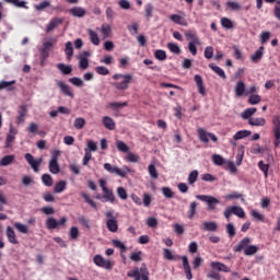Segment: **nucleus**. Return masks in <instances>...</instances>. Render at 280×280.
I'll use <instances>...</instances> for the list:
<instances>
[{
    "instance_id": "nucleus-63",
    "label": "nucleus",
    "mask_w": 280,
    "mask_h": 280,
    "mask_svg": "<svg viewBox=\"0 0 280 280\" xmlns=\"http://www.w3.org/2000/svg\"><path fill=\"white\" fill-rule=\"evenodd\" d=\"M212 163H214V165H224V158H222V155L214 154L212 155Z\"/></svg>"
},
{
    "instance_id": "nucleus-16",
    "label": "nucleus",
    "mask_w": 280,
    "mask_h": 280,
    "mask_svg": "<svg viewBox=\"0 0 280 280\" xmlns=\"http://www.w3.org/2000/svg\"><path fill=\"white\" fill-rule=\"evenodd\" d=\"M103 202H110L114 205V202H117V198L115 197V192H113V189L106 188L103 190Z\"/></svg>"
},
{
    "instance_id": "nucleus-40",
    "label": "nucleus",
    "mask_w": 280,
    "mask_h": 280,
    "mask_svg": "<svg viewBox=\"0 0 280 280\" xmlns=\"http://www.w3.org/2000/svg\"><path fill=\"white\" fill-rule=\"evenodd\" d=\"M51 2H49L48 0H44L39 4H35L34 9L36 10V12H43V10H47V8H49Z\"/></svg>"
},
{
    "instance_id": "nucleus-35",
    "label": "nucleus",
    "mask_w": 280,
    "mask_h": 280,
    "mask_svg": "<svg viewBox=\"0 0 280 280\" xmlns=\"http://www.w3.org/2000/svg\"><path fill=\"white\" fill-rule=\"evenodd\" d=\"M4 3H12L13 5H15L16 8H24V10H27V2L25 1H21V0H3Z\"/></svg>"
},
{
    "instance_id": "nucleus-39",
    "label": "nucleus",
    "mask_w": 280,
    "mask_h": 280,
    "mask_svg": "<svg viewBox=\"0 0 280 280\" xmlns=\"http://www.w3.org/2000/svg\"><path fill=\"white\" fill-rule=\"evenodd\" d=\"M14 155H5L0 160V165H2L3 167L12 165V163H14Z\"/></svg>"
},
{
    "instance_id": "nucleus-28",
    "label": "nucleus",
    "mask_w": 280,
    "mask_h": 280,
    "mask_svg": "<svg viewBox=\"0 0 280 280\" xmlns=\"http://www.w3.org/2000/svg\"><path fill=\"white\" fill-rule=\"evenodd\" d=\"M256 113H257L256 107H249L241 114V117L242 119H253V115H255Z\"/></svg>"
},
{
    "instance_id": "nucleus-14",
    "label": "nucleus",
    "mask_w": 280,
    "mask_h": 280,
    "mask_svg": "<svg viewBox=\"0 0 280 280\" xmlns=\"http://www.w3.org/2000/svg\"><path fill=\"white\" fill-rule=\"evenodd\" d=\"M182 262L186 279H194V275L191 273V266H189V258H187V256H182Z\"/></svg>"
},
{
    "instance_id": "nucleus-62",
    "label": "nucleus",
    "mask_w": 280,
    "mask_h": 280,
    "mask_svg": "<svg viewBox=\"0 0 280 280\" xmlns=\"http://www.w3.org/2000/svg\"><path fill=\"white\" fill-rule=\"evenodd\" d=\"M196 180H198V171H191L188 175V183L190 185H194V183H196Z\"/></svg>"
},
{
    "instance_id": "nucleus-41",
    "label": "nucleus",
    "mask_w": 280,
    "mask_h": 280,
    "mask_svg": "<svg viewBox=\"0 0 280 280\" xmlns=\"http://www.w3.org/2000/svg\"><path fill=\"white\" fill-rule=\"evenodd\" d=\"M42 182L45 185V187H51L54 185V177H51V175L49 174H43Z\"/></svg>"
},
{
    "instance_id": "nucleus-4",
    "label": "nucleus",
    "mask_w": 280,
    "mask_h": 280,
    "mask_svg": "<svg viewBox=\"0 0 280 280\" xmlns=\"http://www.w3.org/2000/svg\"><path fill=\"white\" fill-rule=\"evenodd\" d=\"M60 154H62V151L60 150L51 151V158L48 163V170L50 174H60V164L58 163V159H60Z\"/></svg>"
},
{
    "instance_id": "nucleus-26",
    "label": "nucleus",
    "mask_w": 280,
    "mask_h": 280,
    "mask_svg": "<svg viewBox=\"0 0 280 280\" xmlns=\"http://www.w3.org/2000/svg\"><path fill=\"white\" fill-rule=\"evenodd\" d=\"M163 257L164 259H167L168 261H176L177 259H182L183 257L178 256V255H174L172 254V250L164 248L163 249Z\"/></svg>"
},
{
    "instance_id": "nucleus-8",
    "label": "nucleus",
    "mask_w": 280,
    "mask_h": 280,
    "mask_svg": "<svg viewBox=\"0 0 280 280\" xmlns=\"http://www.w3.org/2000/svg\"><path fill=\"white\" fill-rule=\"evenodd\" d=\"M93 262L95 266L103 268L104 270H113V267L115 266V262L106 260L102 255H95Z\"/></svg>"
},
{
    "instance_id": "nucleus-12",
    "label": "nucleus",
    "mask_w": 280,
    "mask_h": 280,
    "mask_svg": "<svg viewBox=\"0 0 280 280\" xmlns=\"http://www.w3.org/2000/svg\"><path fill=\"white\" fill-rule=\"evenodd\" d=\"M24 159L28 163V165H31L32 170L35 173H38V167H40V164L43 163V158L35 160L34 155H32V153H26L24 155Z\"/></svg>"
},
{
    "instance_id": "nucleus-44",
    "label": "nucleus",
    "mask_w": 280,
    "mask_h": 280,
    "mask_svg": "<svg viewBox=\"0 0 280 280\" xmlns=\"http://www.w3.org/2000/svg\"><path fill=\"white\" fill-rule=\"evenodd\" d=\"M109 108H112V110H119V108H126V106H128V102H112L108 104Z\"/></svg>"
},
{
    "instance_id": "nucleus-11",
    "label": "nucleus",
    "mask_w": 280,
    "mask_h": 280,
    "mask_svg": "<svg viewBox=\"0 0 280 280\" xmlns=\"http://www.w3.org/2000/svg\"><path fill=\"white\" fill-rule=\"evenodd\" d=\"M65 224H67V217H61L59 221H56L54 217H50L46 221V226L50 231H52L54 229H58V226H65Z\"/></svg>"
},
{
    "instance_id": "nucleus-58",
    "label": "nucleus",
    "mask_w": 280,
    "mask_h": 280,
    "mask_svg": "<svg viewBox=\"0 0 280 280\" xmlns=\"http://www.w3.org/2000/svg\"><path fill=\"white\" fill-rule=\"evenodd\" d=\"M85 124H86V120H84V118H75L73 126L77 130H82Z\"/></svg>"
},
{
    "instance_id": "nucleus-46",
    "label": "nucleus",
    "mask_w": 280,
    "mask_h": 280,
    "mask_svg": "<svg viewBox=\"0 0 280 280\" xmlns=\"http://www.w3.org/2000/svg\"><path fill=\"white\" fill-rule=\"evenodd\" d=\"M113 32V28L108 24H103L101 27V33L103 34V38H108L110 36V33Z\"/></svg>"
},
{
    "instance_id": "nucleus-21",
    "label": "nucleus",
    "mask_w": 280,
    "mask_h": 280,
    "mask_svg": "<svg viewBox=\"0 0 280 280\" xmlns=\"http://www.w3.org/2000/svg\"><path fill=\"white\" fill-rule=\"evenodd\" d=\"M234 92L236 97H242L246 95V84L244 81H238L234 86Z\"/></svg>"
},
{
    "instance_id": "nucleus-54",
    "label": "nucleus",
    "mask_w": 280,
    "mask_h": 280,
    "mask_svg": "<svg viewBox=\"0 0 280 280\" xmlns=\"http://www.w3.org/2000/svg\"><path fill=\"white\" fill-rule=\"evenodd\" d=\"M221 25L224 27V30H233V21H231L229 18H222Z\"/></svg>"
},
{
    "instance_id": "nucleus-50",
    "label": "nucleus",
    "mask_w": 280,
    "mask_h": 280,
    "mask_svg": "<svg viewBox=\"0 0 280 280\" xmlns=\"http://www.w3.org/2000/svg\"><path fill=\"white\" fill-rule=\"evenodd\" d=\"M148 172L153 180H156V178H159V172L156 171V166H154V164H150L148 166Z\"/></svg>"
},
{
    "instance_id": "nucleus-34",
    "label": "nucleus",
    "mask_w": 280,
    "mask_h": 280,
    "mask_svg": "<svg viewBox=\"0 0 280 280\" xmlns=\"http://www.w3.org/2000/svg\"><path fill=\"white\" fill-rule=\"evenodd\" d=\"M170 21H172L173 23H176L177 25L187 26V22L183 19V16L178 14H172L170 16Z\"/></svg>"
},
{
    "instance_id": "nucleus-56",
    "label": "nucleus",
    "mask_w": 280,
    "mask_h": 280,
    "mask_svg": "<svg viewBox=\"0 0 280 280\" xmlns=\"http://www.w3.org/2000/svg\"><path fill=\"white\" fill-rule=\"evenodd\" d=\"M116 192L118 198H120V200H128V191H126V188L118 187Z\"/></svg>"
},
{
    "instance_id": "nucleus-37",
    "label": "nucleus",
    "mask_w": 280,
    "mask_h": 280,
    "mask_svg": "<svg viewBox=\"0 0 280 280\" xmlns=\"http://www.w3.org/2000/svg\"><path fill=\"white\" fill-rule=\"evenodd\" d=\"M257 250H259V247H257V245H247V247L244 249V255L250 257L253 255H256Z\"/></svg>"
},
{
    "instance_id": "nucleus-47",
    "label": "nucleus",
    "mask_w": 280,
    "mask_h": 280,
    "mask_svg": "<svg viewBox=\"0 0 280 280\" xmlns=\"http://www.w3.org/2000/svg\"><path fill=\"white\" fill-rule=\"evenodd\" d=\"M261 102V96L259 94H250L248 97V104L255 106Z\"/></svg>"
},
{
    "instance_id": "nucleus-18",
    "label": "nucleus",
    "mask_w": 280,
    "mask_h": 280,
    "mask_svg": "<svg viewBox=\"0 0 280 280\" xmlns=\"http://www.w3.org/2000/svg\"><path fill=\"white\" fill-rule=\"evenodd\" d=\"M250 244L249 237H244L238 242L237 245L233 247L234 253H242V250H246L248 248V245Z\"/></svg>"
},
{
    "instance_id": "nucleus-1",
    "label": "nucleus",
    "mask_w": 280,
    "mask_h": 280,
    "mask_svg": "<svg viewBox=\"0 0 280 280\" xmlns=\"http://www.w3.org/2000/svg\"><path fill=\"white\" fill-rule=\"evenodd\" d=\"M112 78L116 80V82L112 83V86H115L117 91H128L130 84H132V74L130 73H116Z\"/></svg>"
},
{
    "instance_id": "nucleus-57",
    "label": "nucleus",
    "mask_w": 280,
    "mask_h": 280,
    "mask_svg": "<svg viewBox=\"0 0 280 280\" xmlns=\"http://www.w3.org/2000/svg\"><path fill=\"white\" fill-rule=\"evenodd\" d=\"M69 237L72 240H78V237H80V230L78 229V226L70 228Z\"/></svg>"
},
{
    "instance_id": "nucleus-2",
    "label": "nucleus",
    "mask_w": 280,
    "mask_h": 280,
    "mask_svg": "<svg viewBox=\"0 0 280 280\" xmlns=\"http://www.w3.org/2000/svg\"><path fill=\"white\" fill-rule=\"evenodd\" d=\"M127 277L135 280H150V271L145 262L141 264V267H136L132 270L127 272Z\"/></svg>"
},
{
    "instance_id": "nucleus-19",
    "label": "nucleus",
    "mask_w": 280,
    "mask_h": 280,
    "mask_svg": "<svg viewBox=\"0 0 280 280\" xmlns=\"http://www.w3.org/2000/svg\"><path fill=\"white\" fill-rule=\"evenodd\" d=\"M57 86H59L61 93L67 97H74L73 91H71V86L67 85V83L57 81Z\"/></svg>"
},
{
    "instance_id": "nucleus-25",
    "label": "nucleus",
    "mask_w": 280,
    "mask_h": 280,
    "mask_svg": "<svg viewBox=\"0 0 280 280\" xmlns=\"http://www.w3.org/2000/svg\"><path fill=\"white\" fill-rule=\"evenodd\" d=\"M7 237L10 244H19V240H16V233L12 226L7 228Z\"/></svg>"
},
{
    "instance_id": "nucleus-13",
    "label": "nucleus",
    "mask_w": 280,
    "mask_h": 280,
    "mask_svg": "<svg viewBox=\"0 0 280 280\" xmlns=\"http://www.w3.org/2000/svg\"><path fill=\"white\" fill-rule=\"evenodd\" d=\"M104 170L108 172L109 174H116V176H120L121 178H126V172L121 171L117 166H113L110 163L104 164Z\"/></svg>"
},
{
    "instance_id": "nucleus-20",
    "label": "nucleus",
    "mask_w": 280,
    "mask_h": 280,
    "mask_svg": "<svg viewBox=\"0 0 280 280\" xmlns=\"http://www.w3.org/2000/svg\"><path fill=\"white\" fill-rule=\"evenodd\" d=\"M62 18H54L50 20V22L46 26V32L49 34V32H54L58 25H62Z\"/></svg>"
},
{
    "instance_id": "nucleus-51",
    "label": "nucleus",
    "mask_w": 280,
    "mask_h": 280,
    "mask_svg": "<svg viewBox=\"0 0 280 280\" xmlns=\"http://www.w3.org/2000/svg\"><path fill=\"white\" fill-rule=\"evenodd\" d=\"M258 167H259L260 172L264 173L265 178H267L268 171L270 170V165L269 164H265L264 161L260 160L258 162Z\"/></svg>"
},
{
    "instance_id": "nucleus-32",
    "label": "nucleus",
    "mask_w": 280,
    "mask_h": 280,
    "mask_svg": "<svg viewBox=\"0 0 280 280\" xmlns=\"http://www.w3.org/2000/svg\"><path fill=\"white\" fill-rule=\"evenodd\" d=\"M13 84H16V81H0V91H3V89H7V91H14Z\"/></svg>"
},
{
    "instance_id": "nucleus-17",
    "label": "nucleus",
    "mask_w": 280,
    "mask_h": 280,
    "mask_svg": "<svg viewBox=\"0 0 280 280\" xmlns=\"http://www.w3.org/2000/svg\"><path fill=\"white\" fill-rule=\"evenodd\" d=\"M210 268H212V270H217V272H231V268L220 261L210 262Z\"/></svg>"
},
{
    "instance_id": "nucleus-22",
    "label": "nucleus",
    "mask_w": 280,
    "mask_h": 280,
    "mask_svg": "<svg viewBox=\"0 0 280 280\" xmlns=\"http://www.w3.org/2000/svg\"><path fill=\"white\" fill-rule=\"evenodd\" d=\"M201 231H209V232H215L218 231V223L215 221H205L200 225Z\"/></svg>"
},
{
    "instance_id": "nucleus-59",
    "label": "nucleus",
    "mask_w": 280,
    "mask_h": 280,
    "mask_svg": "<svg viewBox=\"0 0 280 280\" xmlns=\"http://www.w3.org/2000/svg\"><path fill=\"white\" fill-rule=\"evenodd\" d=\"M14 229H16V231H19V233H28V229H27V225L25 224H22V223H19V222H15L13 224Z\"/></svg>"
},
{
    "instance_id": "nucleus-5",
    "label": "nucleus",
    "mask_w": 280,
    "mask_h": 280,
    "mask_svg": "<svg viewBox=\"0 0 280 280\" xmlns=\"http://www.w3.org/2000/svg\"><path fill=\"white\" fill-rule=\"evenodd\" d=\"M51 40L52 42H45L43 44V48L40 49L39 60H40L42 67L45 65V61L47 60V58H49V52L51 51V49H54V45H56V39H51Z\"/></svg>"
},
{
    "instance_id": "nucleus-48",
    "label": "nucleus",
    "mask_w": 280,
    "mask_h": 280,
    "mask_svg": "<svg viewBox=\"0 0 280 280\" xmlns=\"http://www.w3.org/2000/svg\"><path fill=\"white\" fill-rule=\"evenodd\" d=\"M154 58L156 60H161V61L167 60V52H165V50H163V49H158L154 52Z\"/></svg>"
},
{
    "instance_id": "nucleus-55",
    "label": "nucleus",
    "mask_w": 280,
    "mask_h": 280,
    "mask_svg": "<svg viewBox=\"0 0 280 280\" xmlns=\"http://www.w3.org/2000/svg\"><path fill=\"white\" fill-rule=\"evenodd\" d=\"M81 196L82 198H84L85 202H88V205L92 207V209H97V203H95V201L91 199V196H89V194L82 192Z\"/></svg>"
},
{
    "instance_id": "nucleus-31",
    "label": "nucleus",
    "mask_w": 280,
    "mask_h": 280,
    "mask_svg": "<svg viewBox=\"0 0 280 280\" xmlns=\"http://www.w3.org/2000/svg\"><path fill=\"white\" fill-rule=\"evenodd\" d=\"M209 68L211 70L214 71V73H217V75H219L220 78H222V80H226V73L222 70V68L213 65V63H209Z\"/></svg>"
},
{
    "instance_id": "nucleus-53",
    "label": "nucleus",
    "mask_w": 280,
    "mask_h": 280,
    "mask_svg": "<svg viewBox=\"0 0 280 280\" xmlns=\"http://www.w3.org/2000/svg\"><path fill=\"white\" fill-rule=\"evenodd\" d=\"M167 49H170V51L172 52V54H175V55H177L178 56V54H180V47L178 46V44H176V43H168L167 44Z\"/></svg>"
},
{
    "instance_id": "nucleus-42",
    "label": "nucleus",
    "mask_w": 280,
    "mask_h": 280,
    "mask_svg": "<svg viewBox=\"0 0 280 280\" xmlns=\"http://www.w3.org/2000/svg\"><path fill=\"white\" fill-rule=\"evenodd\" d=\"M65 189H67V182L65 180L58 182L54 187L55 194H62Z\"/></svg>"
},
{
    "instance_id": "nucleus-10",
    "label": "nucleus",
    "mask_w": 280,
    "mask_h": 280,
    "mask_svg": "<svg viewBox=\"0 0 280 280\" xmlns=\"http://www.w3.org/2000/svg\"><path fill=\"white\" fill-rule=\"evenodd\" d=\"M198 137L201 143H209V139H211L213 143H218V136H215V133H209L202 128L198 129Z\"/></svg>"
},
{
    "instance_id": "nucleus-9",
    "label": "nucleus",
    "mask_w": 280,
    "mask_h": 280,
    "mask_svg": "<svg viewBox=\"0 0 280 280\" xmlns=\"http://www.w3.org/2000/svg\"><path fill=\"white\" fill-rule=\"evenodd\" d=\"M105 217L107 218L106 226L110 233H117L119 231V225L117 224V218L113 214L112 211H107L105 213Z\"/></svg>"
},
{
    "instance_id": "nucleus-7",
    "label": "nucleus",
    "mask_w": 280,
    "mask_h": 280,
    "mask_svg": "<svg viewBox=\"0 0 280 280\" xmlns=\"http://www.w3.org/2000/svg\"><path fill=\"white\" fill-rule=\"evenodd\" d=\"M273 147L280 148V118L273 116L272 118Z\"/></svg>"
},
{
    "instance_id": "nucleus-38",
    "label": "nucleus",
    "mask_w": 280,
    "mask_h": 280,
    "mask_svg": "<svg viewBox=\"0 0 280 280\" xmlns=\"http://www.w3.org/2000/svg\"><path fill=\"white\" fill-rule=\"evenodd\" d=\"M233 215H237V218H246V212L242 207L231 206Z\"/></svg>"
},
{
    "instance_id": "nucleus-52",
    "label": "nucleus",
    "mask_w": 280,
    "mask_h": 280,
    "mask_svg": "<svg viewBox=\"0 0 280 280\" xmlns=\"http://www.w3.org/2000/svg\"><path fill=\"white\" fill-rule=\"evenodd\" d=\"M242 196L240 192H231L225 196V200H237L241 198L242 202H246V199L242 198Z\"/></svg>"
},
{
    "instance_id": "nucleus-60",
    "label": "nucleus",
    "mask_w": 280,
    "mask_h": 280,
    "mask_svg": "<svg viewBox=\"0 0 280 280\" xmlns=\"http://www.w3.org/2000/svg\"><path fill=\"white\" fill-rule=\"evenodd\" d=\"M196 207H198V202L192 201L189 206L188 218L192 220L194 215H196Z\"/></svg>"
},
{
    "instance_id": "nucleus-3",
    "label": "nucleus",
    "mask_w": 280,
    "mask_h": 280,
    "mask_svg": "<svg viewBox=\"0 0 280 280\" xmlns=\"http://www.w3.org/2000/svg\"><path fill=\"white\" fill-rule=\"evenodd\" d=\"M185 36L187 40H190L188 43V51L191 54V56H198L197 47H200V45H202V42H200V37H198L194 32H186Z\"/></svg>"
},
{
    "instance_id": "nucleus-45",
    "label": "nucleus",
    "mask_w": 280,
    "mask_h": 280,
    "mask_svg": "<svg viewBox=\"0 0 280 280\" xmlns=\"http://www.w3.org/2000/svg\"><path fill=\"white\" fill-rule=\"evenodd\" d=\"M65 54L68 60H71V58H73V44L71 42L66 43Z\"/></svg>"
},
{
    "instance_id": "nucleus-29",
    "label": "nucleus",
    "mask_w": 280,
    "mask_h": 280,
    "mask_svg": "<svg viewBox=\"0 0 280 280\" xmlns=\"http://www.w3.org/2000/svg\"><path fill=\"white\" fill-rule=\"evenodd\" d=\"M252 132L249 130H240L237 131L234 136L233 139L234 141H240L242 139H246V137H250Z\"/></svg>"
},
{
    "instance_id": "nucleus-30",
    "label": "nucleus",
    "mask_w": 280,
    "mask_h": 280,
    "mask_svg": "<svg viewBox=\"0 0 280 280\" xmlns=\"http://www.w3.org/2000/svg\"><path fill=\"white\" fill-rule=\"evenodd\" d=\"M57 69L63 74V75H71V71H73V68L71 66H67L65 63H58Z\"/></svg>"
},
{
    "instance_id": "nucleus-43",
    "label": "nucleus",
    "mask_w": 280,
    "mask_h": 280,
    "mask_svg": "<svg viewBox=\"0 0 280 280\" xmlns=\"http://www.w3.org/2000/svg\"><path fill=\"white\" fill-rule=\"evenodd\" d=\"M249 126H266V118H249Z\"/></svg>"
},
{
    "instance_id": "nucleus-49",
    "label": "nucleus",
    "mask_w": 280,
    "mask_h": 280,
    "mask_svg": "<svg viewBox=\"0 0 280 280\" xmlns=\"http://www.w3.org/2000/svg\"><path fill=\"white\" fill-rule=\"evenodd\" d=\"M127 30L131 34V36H135L139 34V24L137 22H133L127 26Z\"/></svg>"
},
{
    "instance_id": "nucleus-6",
    "label": "nucleus",
    "mask_w": 280,
    "mask_h": 280,
    "mask_svg": "<svg viewBox=\"0 0 280 280\" xmlns=\"http://www.w3.org/2000/svg\"><path fill=\"white\" fill-rule=\"evenodd\" d=\"M197 200H201V202H207L208 211H215V205H220V200L213 196L209 195H197Z\"/></svg>"
},
{
    "instance_id": "nucleus-27",
    "label": "nucleus",
    "mask_w": 280,
    "mask_h": 280,
    "mask_svg": "<svg viewBox=\"0 0 280 280\" xmlns=\"http://www.w3.org/2000/svg\"><path fill=\"white\" fill-rule=\"evenodd\" d=\"M102 121L103 126L107 130H115V120H113V118H110L109 116H104Z\"/></svg>"
},
{
    "instance_id": "nucleus-61",
    "label": "nucleus",
    "mask_w": 280,
    "mask_h": 280,
    "mask_svg": "<svg viewBox=\"0 0 280 280\" xmlns=\"http://www.w3.org/2000/svg\"><path fill=\"white\" fill-rule=\"evenodd\" d=\"M259 38H260V44L266 45V42L270 40V32L269 31L261 32L259 35Z\"/></svg>"
},
{
    "instance_id": "nucleus-64",
    "label": "nucleus",
    "mask_w": 280,
    "mask_h": 280,
    "mask_svg": "<svg viewBox=\"0 0 280 280\" xmlns=\"http://www.w3.org/2000/svg\"><path fill=\"white\" fill-rule=\"evenodd\" d=\"M162 194L165 198H172L174 196V191H172V188L170 187H163Z\"/></svg>"
},
{
    "instance_id": "nucleus-33",
    "label": "nucleus",
    "mask_w": 280,
    "mask_h": 280,
    "mask_svg": "<svg viewBox=\"0 0 280 280\" xmlns=\"http://www.w3.org/2000/svg\"><path fill=\"white\" fill-rule=\"evenodd\" d=\"M88 34L90 36V40L92 43V45H100V36L97 35V33L93 30H88Z\"/></svg>"
},
{
    "instance_id": "nucleus-24",
    "label": "nucleus",
    "mask_w": 280,
    "mask_h": 280,
    "mask_svg": "<svg viewBox=\"0 0 280 280\" xmlns=\"http://www.w3.org/2000/svg\"><path fill=\"white\" fill-rule=\"evenodd\" d=\"M264 46H260L253 55H250L252 62L257 63L264 58Z\"/></svg>"
},
{
    "instance_id": "nucleus-36",
    "label": "nucleus",
    "mask_w": 280,
    "mask_h": 280,
    "mask_svg": "<svg viewBox=\"0 0 280 280\" xmlns=\"http://www.w3.org/2000/svg\"><path fill=\"white\" fill-rule=\"evenodd\" d=\"M27 115V108L25 106H22L19 110V115L16 117L18 119V125L19 124H24L25 122V116Z\"/></svg>"
},
{
    "instance_id": "nucleus-15",
    "label": "nucleus",
    "mask_w": 280,
    "mask_h": 280,
    "mask_svg": "<svg viewBox=\"0 0 280 280\" xmlns=\"http://www.w3.org/2000/svg\"><path fill=\"white\" fill-rule=\"evenodd\" d=\"M194 80L196 82V86L198 89V93L199 95H207V89L205 88V82L202 81V77H200L199 74H196L194 77Z\"/></svg>"
},
{
    "instance_id": "nucleus-23",
    "label": "nucleus",
    "mask_w": 280,
    "mask_h": 280,
    "mask_svg": "<svg viewBox=\"0 0 280 280\" xmlns=\"http://www.w3.org/2000/svg\"><path fill=\"white\" fill-rule=\"evenodd\" d=\"M70 14L77 19H82L86 16V10L82 7H73L70 9Z\"/></svg>"
}]
</instances>
